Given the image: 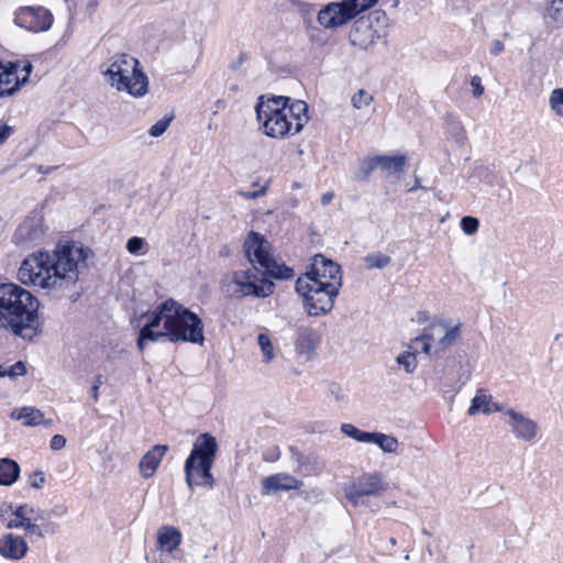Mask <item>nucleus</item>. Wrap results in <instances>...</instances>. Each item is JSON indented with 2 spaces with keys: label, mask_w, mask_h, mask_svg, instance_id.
<instances>
[{
  "label": "nucleus",
  "mask_w": 563,
  "mask_h": 563,
  "mask_svg": "<svg viewBox=\"0 0 563 563\" xmlns=\"http://www.w3.org/2000/svg\"><path fill=\"white\" fill-rule=\"evenodd\" d=\"M175 305V299L168 298L162 301L156 308L147 314V321L142 328L153 329L159 327L163 322V328L166 329V320L172 316Z\"/></svg>",
  "instance_id": "obj_24"
},
{
  "label": "nucleus",
  "mask_w": 563,
  "mask_h": 563,
  "mask_svg": "<svg viewBox=\"0 0 563 563\" xmlns=\"http://www.w3.org/2000/svg\"><path fill=\"white\" fill-rule=\"evenodd\" d=\"M333 197H334L333 192H331V191L324 192L320 198L322 206L329 205L332 201Z\"/></svg>",
  "instance_id": "obj_63"
},
{
  "label": "nucleus",
  "mask_w": 563,
  "mask_h": 563,
  "mask_svg": "<svg viewBox=\"0 0 563 563\" xmlns=\"http://www.w3.org/2000/svg\"><path fill=\"white\" fill-rule=\"evenodd\" d=\"M283 101L284 102L280 103V108L288 117V120L294 122V132L298 133L308 121V106L301 100H295L289 104L290 99L287 97H283Z\"/></svg>",
  "instance_id": "obj_20"
},
{
  "label": "nucleus",
  "mask_w": 563,
  "mask_h": 563,
  "mask_svg": "<svg viewBox=\"0 0 563 563\" xmlns=\"http://www.w3.org/2000/svg\"><path fill=\"white\" fill-rule=\"evenodd\" d=\"M283 97H272L266 101H261L256 106L257 120L261 123L265 134L269 137H284L286 135H294V122L288 120V117L280 108Z\"/></svg>",
  "instance_id": "obj_7"
},
{
  "label": "nucleus",
  "mask_w": 563,
  "mask_h": 563,
  "mask_svg": "<svg viewBox=\"0 0 563 563\" xmlns=\"http://www.w3.org/2000/svg\"><path fill=\"white\" fill-rule=\"evenodd\" d=\"M14 508L11 504H2L0 506V518L4 522L8 515H12Z\"/></svg>",
  "instance_id": "obj_57"
},
{
  "label": "nucleus",
  "mask_w": 563,
  "mask_h": 563,
  "mask_svg": "<svg viewBox=\"0 0 563 563\" xmlns=\"http://www.w3.org/2000/svg\"><path fill=\"white\" fill-rule=\"evenodd\" d=\"M257 342L264 355V361L267 363L271 362L274 357V353L269 336L265 333H260L257 336Z\"/></svg>",
  "instance_id": "obj_38"
},
{
  "label": "nucleus",
  "mask_w": 563,
  "mask_h": 563,
  "mask_svg": "<svg viewBox=\"0 0 563 563\" xmlns=\"http://www.w3.org/2000/svg\"><path fill=\"white\" fill-rule=\"evenodd\" d=\"M13 129L7 124L0 126V141H5L12 135Z\"/></svg>",
  "instance_id": "obj_60"
},
{
  "label": "nucleus",
  "mask_w": 563,
  "mask_h": 563,
  "mask_svg": "<svg viewBox=\"0 0 563 563\" xmlns=\"http://www.w3.org/2000/svg\"><path fill=\"white\" fill-rule=\"evenodd\" d=\"M341 432L345 435L354 439L357 442L369 443V437L372 432L363 431L356 428L352 423H343L341 424Z\"/></svg>",
  "instance_id": "obj_34"
},
{
  "label": "nucleus",
  "mask_w": 563,
  "mask_h": 563,
  "mask_svg": "<svg viewBox=\"0 0 563 563\" xmlns=\"http://www.w3.org/2000/svg\"><path fill=\"white\" fill-rule=\"evenodd\" d=\"M106 81L119 91L133 97H143L147 92L148 79L140 68L136 58L129 54H115L100 66Z\"/></svg>",
  "instance_id": "obj_4"
},
{
  "label": "nucleus",
  "mask_w": 563,
  "mask_h": 563,
  "mask_svg": "<svg viewBox=\"0 0 563 563\" xmlns=\"http://www.w3.org/2000/svg\"><path fill=\"white\" fill-rule=\"evenodd\" d=\"M172 120H173L172 115H169V117L166 115V117L162 118L154 125L151 126V129L148 130V134L152 137L161 136L167 130Z\"/></svg>",
  "instance_id": "obj_42"
},
{
  "label": "nucleus",
  "mask_w": 563,
  "mask_h": 563,
  "mask_svg": "<svg viewBox=\"0 0 563 563\" xmlns=\"http://www.w3.org/2000/svg\"><path fill=\"white\" fill-rule=\"evenodd\" d=\"M471 86L473 88L474 97L478 98L484 93V87L482 86L481 78L478 76H474L471 79Z\"/></svg>",
  "instance_id": "obj_56"
},
{
  "label": "nucleus",
  "mask_w": 563,
  "mask_h": 563,
  "mask_svg": "<svg viewBox=\"0 0 563 563\" xmlns=\"http://www.w3.org/2000/svg\"><path fill=\"white\" fill-rule=\"evenodd\" d=\"M549 106L556 115L563 118V88H555L551 91Z\"/></svg>",
  "instance_id": "obj_36"
},
{
  "label": "nucleus",
  "mask_w": 563,
  "mask_h": 563,
  "mask_svg": "<svg viewBox=\"0 0 563 563\" xmlns=\"http://www.w3.org/2000/svg\"><path fill=\"white\" fill-rule=\"evenodd\" d=\"M504 51V44L499 40H494L490 47V53L498 56Z\"/></svg>",
  "instance_id": "obj_59"
},
{
  "label": "nucleus",
  "mask_w": 563,
  "mask_h": 563,
  "mask_svg": "<svg viewBox=\"0 0 563 563\" xmlns=\"http://www.w3.org/2000/svg\"><path fill=\"white\" fill-rule=\"evenodd\" d=\"M320 343V336L316 330L308 327H300L295 341L296 350L300 355H309Z\"/></svg>",
  "instance_id": "obj_22"
},
{
  "label": "nucleus",
  "mask_w": 563,
  "mask_h": 563,
  "mask_svg": "<svg viewBox=\"0 0 563 563\" xmlns=\"http://www.w3.org/2000/svg\"><path fill=\"white\" fill-rule=\"evenodd\" d=\"M29 547L26 541L21 536L13 533H5L0 538V555L18 561L23 559L27 553Z\"/></svg>",
  "instance_id": "obj_18"
},
{
  "label": "nucleus",
  "mask_w": 563,
  "mask_h": 563,
  "mask_svg": "<svg viewBox=\"0 0 563 563\" xmlns=\"http://www.w3.org/2000/svg\"><path fill=\"white\" fill-rule=\"evenodd\" d=\"M44 235L40 219L27 218L16 229L14 238L18 242H35Z\"/></svg>",
  "instance_id": "obj_23"
},
{
  "label": "nucleus",
  "mask_w": 563,
  "mask_h": 563,
  "mask_svg": "<svg viewBox=\"0 0 563 563\" xmlns=\"http://www.w3.org/2000/svg\"><path fill=\"white\" fill-rule=\"evenodd\" d=\"M434 341V333L433 331H430L429 328L426 330V332L413 340V343L417 346H420L421 351L426 354L430 353L431 350V342Z\"/></svg>",
  "instance_id": "obj_40"
},
{
  "label": "nucleus",
  "mask_w": 563,
  "mask_h": 563,
  "mask_svg": "<svg viewBox=\"0 0 563 563\" xmlns=\"http://www.w3.org/2000/svg\"><path fill=\"white\" fill-rule=\"evenodd\" d=\"M11 417L16 420H23V424L26 427H36L44 421L43 412L33 407H23L18 415L13 411Z\"/></svg>",
  "instance_id": "obj_31"
},
{
  "label": "nucleus",
  "mask_w": 563,
  "mask_h": 563,
  "mask_svg": "<svg viewBox=\"0 0 563 563\" xmlns=\"http://www.w3.org/2000/svg\"><path fill=\"white\" fill-rule=\"evenodd\" d=\"M172 332V343L184 342L202 345L205 343V325L202 319L175 300L172 316L166 320Z\"/></svg>",
  "instance_id": "obj_6"
},
{
  "label": "nucleus",
  "mask_w": 563,
  "mask_h": 563,
  "mask_svg": "<svg viewBox=\"0 0 563 563\" xmlns=\"http://www.w3.org/2000/svg\"><path fill=\"white\" fill-rule=\"evenodd\" d=\"M58 168V165L57 166H52V167H44L43 165H40L37 167V170L38 173H42V174H49L52 170Z\"/></svg>",
  "instance_id": "obj_64"
},
{
  "label": "nucleus",
  "mask_w": 563,
  "mask_h": 563,
  "mask_svg": "<svg viewBox=\"0 0 563 563\" xmlns=\"http://www.w3.org/2000/svg\"><path fill=\"white\" fill-rule=\"evenodd\" d=\"M328 395L333 397L338 402L344 400V394L342 387L338 383H330L328 386Z\"/></svg>",
  "instance_id": "obj_51"
},
{
  "label": "nucleus",
  "mask_w": 563,
  "mask_h": 563,
  "mask_svg": "<svg viewBox=\"0 0 563 563\" xmlns=\"http://www.w3.org/2000/svg\"><path fill=\"white\" fill-rule=\"evenodd\" d=\"M373 101V96L364 89H360L353 97L352 102L356 109L367 107Z\"/></svg>",
  "instance_id": "obj_43"
},
{
  "label": "nucleus",
  "mask_w": 563,
  "mask_h": 563,
  "mask_svg": "<svg viewBox=\"0 0 563 563\" xmlns=\"http://www.w3.org/2000/svg\"><path fill=\"white\" fill-rule=\"evenodd\" d=\"M49 511V516H51V519L53 517H56V518H62L64 517L65 515H67L68 512V508L67 506H65L64 504H58V505H55L52 509L48 510Z\"/></svg>",
  "instance_id": "obj_55"
},
{
  "label": "nucleus",
  "mask_w": 563,
  "mask_h": 563,
  "mask_svg": "<svg viewBox=\"0 0 563 563\" xmlns=\"http://www.w3.org/2000/svg\"><path fill=\"white\" fill-rule=\"evenodd\" d=\"M369 443H375L385 453H397L399 442L394 435L382 432H372Z\"/></svg>",
  "instance_id": "obj_32"
},
{
  "label": "nucleus",
  "mask_w": 563,
  "mask_h": 563,
  "mask_svg": "<svg viewBox=\"0 0 563 563\" xmlns=\"http://www.w3.org/2000/svg\"><path fill=\"white\" fill-rule=\"evenodd\" d=\"M245 255L250 263L257 264L260 267L267 263L272 256L269 253V243L264 235L255 231H251L243 244Z\"/></svg>",
  "instance_id": "obj_14"
},
{
  "label": "nucleus",
  "mask_w": 563,
  "mask_h": 563,
  "mask_svg": "<svg viewBox=\"0 0 563 563\" xmlns=\"http://www.w3.org/2000/svg\"><path fill=\"white\" fill-rule=\"evenodd\" d=\"M26 372V364L23 361H18L9 369H4V377L8 376L14 379L19 376H24Z\"/></svg>",
  "instance_id": "obj_45"
},
{
  "label": "nucleus",
  "mask_w": 563,
  "mask_h": 563,
  "mask_svg": "<svg viewBox=\"0 0 563 563\" xmlns=\"http://www.w3.org/2000/svg\"><path fill=\"white\" fill-rule=\"evenodd\" d=\"M40 302L29 290L14 283L0 284V329L25 341L42 333Z\"/></svg>",
  "instance_id": "obj_3"
},
{
  "label": "nucleus",
  "mask_w": 563,
  "mask_h": 563,
  "mask_svg": "<svg viewBox=\"0 0 563 563\" xmlns=\"http://www.w3.org/2000/svg\"><path fill=\"white\" fill-rule=\"evenodd\" d=\"M145 241L142 238L133 236L126 242V250L131 254H137L144 247Z\"/></svg>",
  "instance_id": "obj_47"
},
{
  "label": "nucleus",
  "mask_w": 563,
  "mask_h": 563,
  "mask_svg": "<svg viewBox=\"0 0 563 563\" xmlns=\"http://www.w3.org/2000/svg\"><path fill=\"white\" fill-rule=\"evenodd\" d=\"M272 280L260 278L251 269H238L225 273L220 279V290L225 298L242 299L245 297L265 298L274 292Z\"/></svg>",
  "instance_id": "obj_5"
},
{
  "label": "nucleus",
  "mask_w": 563,
  "mask_h": 563,
  "mask_svg": "<svg viewBox=\"0 0 563 563\" xmlns=\"http://www.w3.org/2000/svg\"><path fill=\"white\" fill-rule=\"evenodd\" d=\"M490 399V396L481 394V391H478L476 396L472 399V404L468 408V415L474 416L479 411L484 412V409L489 406Z\"/></svg>",
  "instance_id": "obj_37"
},
{
  "label": "nucleus",
  "mask_w": 563,
  "mask_h": 563,
  "mask_svg": "<svg viewBox=\"0 0 563 563\" xmlns=\"http://www.w3.org/2000/svg\"><path fill=\"white\" fill-rule=\"evenodd\" d=\"M45 482H46L45 474H44V472H42L40 470L33 472V474L30 476V486L35 489L42 488L43 485L45 484Z\"/></svg>",
  "instance_id": "obj_50"
},
{
  "label": "nucleus",
  "mask_w": 563,
  "mask_h": 563,
  "mask_svg": "<svg viewBox=\"0 0 563 563\" xmlns=\"http://www.w3.org/2000/svg\"><path fill=\"white\" fill-rule=\"evenodd\" d=\"M181 532L173 527L164 525L157 530V543L162 551L172 553L181 543Z\"/></svg>",
  "instance_id": "obj_25"
},
{
  "label": "nucleus",
  "mask_w": 563,
  "mask_h": 563,
  "mask_svg": "<svg viewBox=\"0 0 563 563\" xmlns=\"http://www.w3.org/2000/svg\"><path fill=\"white\" fill-rule=\"evenodd\" d=\"M65 445H66V439L62 434H55L51 439L49 446L54 451L62 450Z\"/></svg>",
  "instance_id": "obj_54"
},
{
  "label": "nucleus",
  "mask_w": 563,
  "mask_h": 563,
  "mask_svg": "<svg viewBox=\"0 0 563 563\" xmlns=\"http://www.w3.org/2000/svg\"><path fill=\"white\" fill-rule=\"evenodd\" d=\"M261 268L264 275L275 279H290L294 276L292 268L286 266L284 263H277L272 256L264 263Z\"/></svg>",
  "instance_id": "obj_30"
},
{
  "label": "nucleus",
  "mask_w": 563,
  "mask_h": 563,
  "mask_svg": "<svg viewBox=\"0 0 563 563\" xmlns=\"http://www.w3.org/2000/svg\"><path fill=\"white\" fill-rule=\"evenodd\" d=\"M4 525L7 529H24L25 522L15 517V519H10Z\"/></svg>",
  "instance_id": "obj_58"
},
{
  "label": "nucleus",
  "mask_w": 563,
  "mask_h": 563,
  "mask_svg": "<svg viewBox=\"0 0 563 563\" xmlns=\"http://www.w3.org/2000/svg\"><path fill=\"white\" fill-rule=\"evenodd\" d=\"M214 462H197L195 467V476L192 483V489L196 486H203L208 488H213L216 485L214 477L211 473V468Z\"/></svg>",
  "instance_id": "obj_27"
},
{
  "label": "nucleus",
  "mask_w": 563,
  "mask_h": 563,
  "mask_svg": "<svg viewBox=\"0 0 563 563\" xmlns=\"http://www.w3.org/2000/svg\"><path fill=\"white\" fill-rule=\"evenodd\" d=\"M549 15L559 21L563 19V0H553L549 9Z\"/></svg>",
  "instance_id": "obj_48"
},
{
  "label": "nucleus",
  "mask_w": 563,
  "mask_h": 563,
  "mask_svg": "<svg viewBox=\"0 0 563 563\" xmlns=\"http://www.w3.org/2000/svg\"><path fill=\"white\" fill-rule=\"evenodd\" d=\"M389 485L379 472L363 473L343 488L345 499L354 507L367 506V497H379Z\"/></svg>",
  "instance_id": "obj_9"
},
{
  "label": "nucleus",
  "mask_w": 563,
  "mask_h": 563,
  "mask_svg": "<svg viewBox=\"0 0 563 563\" xmlns=\"http://www.w3.org/2000/svg\"><path fill=\"white\" fill-rule=\"evenodd\" d=\"M33 521L36 523H44V522H53L51 520L49 511L45 509L34 508V512H32Z\"/></svg>",
  "instance_id": "obj_52"
},
{
  "label": "nucleus",
  "mask_w": 563,
  "mask_h": 563,
  "mask_svg": "<svg viewBox=\"0 0 563 563\" xmlns=\"http://www.w3.org/2000/svg\"><path fill=\"white\" fill-rule=\"evenodd\" d=\"M390 256L383 254L380 252L368 254L364 257V262L366 264V267L372 268H384L387 265L390 264Z\"/></svg>",
  "instance_id": "obj_35"
},
{
  "label": "nucleus",
  "mask_w": 563,
  "mask_h": 563,
  "mask_svg": "<svg viewBox=\"0 0 563 563\" xmlns=\"http://www.w3.org/2000/svg\"><path fill=\"white\" fill-rule=\"evenodd\" d=\"M302 482L287 473H277L265 477L262 481V490L264 495L272 493L288 492L300 489Z\"/></svg>",
  "instance_id": "obj_17"
},
{
  "label": "nucleus",
  "mask_w": 563,
  "mask_h": 563,
  "mask_svg": "<svg viewBox=\"0 0 563 563\" xmlns=\"http://www.w3.org/2000/svg\"><path fill=\"white\" fill-rule=\"evenodd\" d=\"M89 249L77 246L74 242L57 244L52 254L40 251L26 256L16 277L23 285L38 286L43 289L67 288L77 283L79 267L86 266Z\"/></svg>",
  "instance_id": "obj_1"
},
{
  "label": "nucleus",
  "mask_w": 563,
  "mask_h": 563,
  "mask_svg": "<svg viewBox=\"0 0 563 563\" xmlns=\"http://www.w3.org/2000/svg\"><path fill=\"white\" fill-rule=\"evenodd\" d=\"M59 530V525L56 522L36 523L33 518L27 519L24 525V531L29 537H37L40 539L46 536H54Z\"/></svg>",
  "instance_id": "obj_29"
},
{
  "label": "nucleus",
  "mask_w": 563,
  "mask_h": 563,
  "mask_svg": "<svg viewBox=\"0 0 563 563\" xmlns=\"http://www.w3.org/2000/svg\"><path fill=\"white\" fill-rule=\"evenodd\" d=\"M461 229L467 235H473L478 231L479 221L477 218L472 216H465L461 219Z\"/></svg>",
  "instance_id": "obj_41"
},
{
  "label": "nucleus",
  "mask_w": 563,
  "mask_h": 563,
  "mask_svg": "<svg viewBox=\"0 0 563 563\" xmlns=\"http://www.w3.org/2000/svg\"><path fill=\"white\" fill-rule=\"evenodd\" d=\"M268 189V183L255 191H243L238 190L236 194L245 199H257L266 195Z\"/></svg>",
  "instance_id": "obj_49"
},
{
  "label": "nucleus",
  "mask_w": 563,
  "mask_h": 563,
  "mask_svg": "<svg viewBox=\"0 0 563 563\" xmlns=\"http://www.w3.org/2000/svg\"><path fill=\"white\" fill-rule=\"evenodd\" d=\"M16 25L32 32L47 31L53 23V15L44 7H23L20 8L14 18Z\"/></svg>",
  "instance_id": "obj_13"
},
{
  "label": "nucleus",
  "mask_w": 563,
  "mask_h": 563,
  "mask_svg": "<svg viewBox=\"0 0 563 563\" xmlns=\"http://www.w3.org/2000/svg\"><path fill=\"white\" fill-rule=\"evenodd\" d=\"M298 462H299V466L302 470H305V472L307 474L318 473L321 470V466L319 465L317 460L311 457V456H302V455H300V457L298 459Z\"/></svg>",
  "instance_id": "obj_44"
},
{
  "label": "nucleus",
  "mask_w": 563,
  "mask_h": 563,
  "mask_svg": "<svg viewBox=\"0 0 563 563\" xmlns=\"http://www.w3.org/2000/svg\"><path fill=\"white\" fill-rule=\"evenodd\" d=\"M379 37V33L373 29L371 20L366 18L356 20L349 34L351 45L360 49H367Z\"/></svg>",
  "instance_id": "obj_15"
},
{
  "label": "nucleus",
  "mask_w": 563,
  "mask_h": 563,
  "mask_svg": "<svg viewBox=\"0 0 563 563\" xmlns=\"http://www.w3.org/2000/svg\"><path fill=\"white\" fill-rule=\"evenodd\" d=\"M505 415L509 417L508 424L517 439L531 441L536 438L538 426L533 420L515 409H508Z\"/></svg>",
  "instance_id": "obj_16"
},
{
  "label": "nucleus",
  "mask_w": 563,
  "mask_h": 563,
  "mask_svg": "<svg viewBox=\"0 0 563 563\" xmlns=\"http://www.w3.org/2000/svg\"><path fill=\"white\" fill-rule=\"evenodd\" d=\"M19 62H9L5 65L0 62V98L13 95L27 81L33 68L32 64L26 62L23 65L21 69L24 71L23 77L19 76Z\"/></svg>",
  "instance_id": "obj_12"
},
{
  "label": "nucleus",
  "mask_w": 563,
  "mask_h": 563,
  "mask_svg": "<svg viewBox=\"0 0 563 563\" xmlns=\"http://www.w3.org/2000/svg\"><path fill=\"white\" fill-rule=\"evenodd\" d=\"M20 465L9 457L0 459V485L10 486L14 484L20 476Z\"/></svg>",
  "instance_id": "obj_28"
},
{
  "label": "nucleus",
  "mask_w": 563,
  "mask_h": 563,
  "mask_svg": "<svg viewBox=\"0 0 563 563\" xmlns=\"http://www.w3.org/2000/svg\"><path fill=\"white\" fill-rule=\"evenodd\" d=\"M167 451L168 445L156 444L142 456L139 467L140 473L144 478H150L156 473V470Z\"/></svg>",
  "instance_id": "obj_21"
},
{
  "label": "nucleus",
  "mask_w": 563,
  "mask_h": 563,
  "mask_svg": "<svg viewBox=\"0 0 563 563\" xmlns=\"http://www.w3.org/2000/svg\"><path fill=\"white\" fill-rule=\"evenodd\" d=\"M501 410H503V407L499 404L490 401L489 406L484 409V413L488 415L492 412H499Z\"/></svg>",
  "instance_id": "obj_61"
},
{
  "label": "nucleus",
  "mask_w": 563,
  "mask_h": 563,
  "mask_svg": "<svg viewBox=\"0 0 563 563\" xmlns=\"http://www.w3.org/2000/svg\"><path fill=\"white\" fill-rule=\"evenodd\" d=\"M342 286L341 266L322 254H316L303 276L296 280V291L303 299L309 316L329 313Z\"/></svg>",
  "instance_id": "obj_2"
},
{
  "label": "nucleus",
  "mask_w": 563,
  "mask_h": 563,
  "mask_svg": "<svg viewBox=\"0 0 563 563\" xmlns=\"http://www.w3.org/2000/svg\"><path fill=\"white\" fill-rule=\"evenodd\" d=\"M397 363L404 366L407 373H413L417 367L416 354L411 352H404L397 356Z\"/></svg>",
  "instance_id": "obj_39"
},
{
  "label": "nucleus",
  "mask_w": 563,
  "mask_h": 563,
  "mask_svg": "<svg viewBox=\"0 0 563 563\" xmlns=\"http://www.w3.org/2000/svg\"><path fill=\"white\" fill-rule=\"evenodd\" d=\"M32 512H34V507L27 504H22L14 508V511H12V516L25 522L27 519H31Z\"/></svg>",
  "instance_id": "obj_46"
},
{
  "label": "nucleus",
  "mask_w": 563,
  "mask_h": 563,
  "mask_svg": "<svg viewBox=\"0 0 563 563\" xmlns=\"http://www.w3.org/2000/svg\"><path fill=\"white\" fill-rule=\"evenodd\" d=\"M163 340H167L172 343V332L167 325L164 331H155L153 329L141 328L136 340V346L140 352H144L147 341L159 342Z\"/></svg>",
  "instance_id": "obj_26"
},
{
  "label": "nucleus",
  "mask_w": 563,
  "mask_h": 563,
  "mask_svg": "<svg viewBox=\"0 0 563 563\" xmlns=\"http://www.w3.org/2000/svg\"><path fill=\"white\" fill-rule=\"evenodd\" d=\"M444 129L451 139H462L464 130L460 120L453 114H446L444 119Z\"/></svg>",
  "instance_id": "obj_33"
},
{
  "label": "nucleus",
  "mask_w": 563,
  "mask_h": 563,
  "mask_svg": "<svg viewBox=\"0 0 563 563\" xmlns=\"http://www.w3.org/2000/svg\"><path fill=\"white\" fill-rule=\"evenodd\" d=\"M441 329L444 331V334L441 336V339L435 343V351L441 352L448 349L449 346H452L461 339V328L462 323L459 322L455 325L451 324V321L448 319H441L438 321H433L429 325L430 331H435L437 329Z\"/></svg>",
  "instance_id": "obj_19"
},
{
  "label": "nucleus",
  "mask_w": 563,
  "mask_h": 563,
  "mask_svg": "<svg viewBox=\"0 0 563 563\" xmlns=\"http://www.w3.org/2000/svg\"><path fill=\"white\" fill-rule=\"evenodd\" d=\"M407 163L408 157L405 154H383L368 156L360 163L356 177L362 181L367 180L371 174L376 169H379L382 173H384L386 178L391 176L400 177V175L405 173Z\"/></svg>",
  "instance_id": "obj_10"
},
{
  "label": "nucleus",
  "mask_w": 563,
  "mask_h": 563,
  "mask_svg": "<svg viewBox=\"0 0 563 563\" xmlns=\"http://www.w3.org/2000/svg\"><path fill=\"white\" fill-rule=\"evenodd\" d=\"M294 4H296L299 9V13L302 15L303 19H308L313 13V7L311 4L291 0Z\"/></svg>",
  "instance_id": "obj_53"
},
{
  "label": "nucleus",
  "mask_w": 563,
  "mask_h": 563,
  "mask_svg": "<svg viewBox=\"0 0 563 563\" xmlns=\"http://www.w3.org/2000/svg\"><path fill=\"white\" fill-rule=\"evenodd\" d=\"M218 452L217 439L210 433H201L194 442L192 449L185 461V481L190 490L195 476L197 462H214Z\"/></svg>",
  "instance_id": "obj_11"
},
{
  "label": "nucleus",
  "mask_w": 563,
  "mask_h": 563,
  "mask_svg": "<svg viewBox=\"0 0 563 563\" xmlns=\"http://www.w3.org/2000/svg\"><path fill=\"white\" fill-rule=\"evenodd\" d=\"M417 189L428 190L427 187L421 185L420 178L418 176H415V184H413L412 187L408 188V191L409 192H413Z\"/></svg>",
  "instance_id": "obj_62"
},
{
  "label": "nucleus",
  "mask_w": 563,
  "mask_h": 563,
  "mask_svg": "<svg viewBox=\"0 0 563 563\" xmlns=\"http://www.w3.org/2000/svg\"><path fill=\"white\" fill-rule=\"evenodd\" d=\"M377 1L343 0L341 2H331L318 12L317 20L325 29H336L374 7Z\"/></svg>",
  "instance_id": "obj_8"
}]
</instances>
